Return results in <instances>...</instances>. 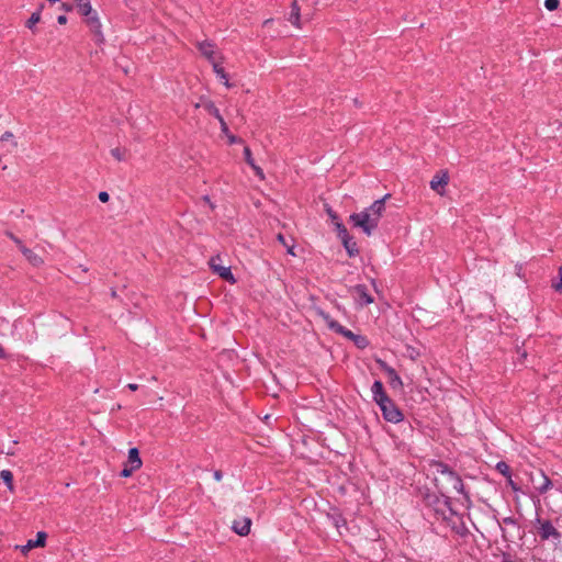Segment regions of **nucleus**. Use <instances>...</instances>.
<instances>
[{
    "instance_id": "nucleus-15",
    "label": "nucleus",
    "mask_w": 562,
    "mask_h": 562,
    "mask_svg": "<svg viewBox=\"0 0 562 562\" xmlns=\"http://www.w3.org/2000/svg\"><path fill=\"white\" fill-rule=\"evenodd\" d=\"M251 527V519L250 518H244L241 520H235L233 522V530L239 535V536H247L250 532Z\"/></svg>"
},
{
    "instance_id": "nucleus-2",
    "label": "nucleus",
    "mask_w": 562,
    "mask_h": 562,
    "mask_svg": "<svg viewBox=\"0 0 562 562\" xmlns=\"http://www.w3.org/2000/svg\"><path fill=\"white\" fill-rule=\"evenodd\" d=\"M390 198L391 194H385L383 198L375 200L369 209L351 214L349 220L356 227H360L367 236H370L378 227L379 221L385 211V201Z\"/></svg>"
},
{
    "instance_id": "nucleus-14",
    "label": "nucleus",
    "mask_w": 562,
    "mask_h": 562,
    "mask_svg": "<svg viewBox=\"0 0 562 562\" xmlns=\"http://www.w3.org/2000/svg\"><path fill=\"white\" fill-rule=\"evenodd\" d=\"M372 395L374 402L379 405L380 403H384L389 395L385 393L383 383L381 381H375L371 387Z\"/></svg>"
},
{
    "instance_id": "nucleus-48",
    "label": "nucleus",
    "mask_w": 562,
    "mask_h": 562,
    "mask_svg": "<svg viewBox=\"0 0 562 562\" xmlns=\"http://www.w3.org/2000/svg\"><path fill=\"white\" fill-rule=\"evenodd\" d=\"M127 387H128V390H131V391H133V392H134V391H137V390H138V384H136V383H130V384H127Z\"/></svg>"
},
{
    "instance_id": "nucleus-52",
    "label": "nucleus",
    "mask_w": 562,
    "mask_h": 562,
    "mask_svg": "<svg viewBox=\"0 0 562 562\" xmlns=\"http://www.w3.org/2000/svg\"><path fill=\"white\" fill-rule=\"evenodd\" d=\"M111 297L112 299H117V293H116L115 289H111Z\"/></svg>"
},
{
    "instance_id": "nucleus-47",
    "label": "nucleus",
    "mask_w": 562,
    "mask_h": 562,
    "mask_svg": "<svg viewBox=\"0 0 562 562\" xmlns=\"http://www.w3.org/2000/svg\"><path fill=\"white\" fill-rule=\"evenodd\" d=\"M222 476H223L222 471L216 470V471L214 472V479H215L216 481H221V480H222Z\"/></svg>"
},
{
    "instance_id": "nucleus-39",
    "label": "nucleus",
    "mask_w": 562,
    "mask_h": 562,
    "mask_svg": "<svg viewBox=\"0 0 562 562\" xmlns=\"http://www.w3.org/2000/svg\"><path fill=\"white\" fill-rule=\"evenodd\" d=\"M251 168L255 171L256 176H258L260 179L265 178L263 171L259 166L255 164Z\"/></svg>"
},
{
    "instance_id": "nucleus-17",
    "label": "nucleus",
    "mask_w": 562,
    "mask_h": 562,
    "mask_svg": "<svg viewBox=\"0 0 562 562\" xmlns=\"http://www.w3.org/2000/svg\"><path fill=\"white\" fill-rule=\"evenodd\" d=\"M20 251L33 267H40L44 263L43 258L35 254L32 249L24 246Z\"/></svg>"
},
{
    "instance_id": "nucleus-19",
    "label": "nucleus",
    "mask_w": 562,
    "mask_h": 562,
    "mask_svg": "<svg viewBox=\"0 0 562 562\" xmlns=\"http://www.w3.org/2000/svg\"><path fill=\"white\" fill-rule=\"evenodd\" d=\"M300 11H301V8L297 3V0H294L292 3H291V13H290V16H289V21L296 27H300L301 24H300V20H301V14H300Z\"/></svg>"
},
{
    "instance_id": "nucleus-46",
    "label": "nucleus",
    "mask_w": 562,
    "mask_h": 562,
    "mask_svg": "<svg viewBox=\"0 0 562 562\" xmlns=\"http://www.w3.org/2000/svg\"><path fill=\"white\" fill-rule=\"evenodd\" d=\"M57 22H58L59 24H61V25H63V24H66V23H67V16H66V15H59V16L57 18Z\"/></svg>"
},
{
    "instance_id": "nucleus-10",
    "label": "nucleus",
    "mask_w": 562,
    "mask_h": 562,
    "mask_svg": "<svg viewBox=\"0 0 562 562\" xmlns=\"http://www.w3.org/2000/svg\"><path fill=\"white\" fill-rule=\"evenodd\" d=\"M449 182V176L447 171H439L430 181V188L439 194H443V189Z\"/></svg>"
},
{
    "instance_id": "nucleus-35",
    "label": "nucleus",
    "mask_w": 562,
    "mask_h": 562,
    "mask_svg": "<svg viewBox=\"0 0 562 562\" xmlns=\"http://www.w3.org/2000/svg\"><path fill=\"white\" fill-rule=\"evenodd\" d=\"M325 211L333 221V223L339 220L337 213L333 211V209L328 204H325Z\"/></svg>"
},
{
    "instance_id": "nucleus-55",
    "label": "nucleus",
    "mask_w": 562,
    "mask_h": 562,
    "mask_svg": "<svg viewBox=\"0 0 562 562\" xmlns=\"http://www.w3.org/2000/svg\"><path fill=\"white\" fill-rule=\"evenodd\" d=\"M271 21H272L271 19H268V20H266V21L263 22V24H265V25H270V22H271Z\"/></svg>"
},
{
    "instance_id": "nucleus-37",
    "label": "nucleus",
    "mask_w": 562,
    "mask_h": 562,
    "mask_svg": "<svg viewBox=\"0 0 562 562\" xmlns=\"http://www.w3.org/2000/svg\"><path fill=\"white\" fill-rule=\"evenodd\" d=\"M221 125V131L225 134V135H228V126H227V123L225 122L224 117L221 115L218 119H216Z\"/></svg>"
},
{
    "instance_id": "nucleus-44",
    "label": "nucleus",
    "mask_w": 562,
    "mask_h": 562,
    "mask_svg": "<svg viewBox=\"0 0 562 562\" xmlns=\"http://www.w3.org/2000/svg\"><path fill=\"white\" fill-rule=\"evenodd\" d=\"M202 200L210 205L212 210H214L215 205L211 202V199L209 195L202 196Z\"/></svg>"
},
{
    "instance_id": "nucleus-21",
    "label": "nucleus",
    "mask_w": 562,
    "mask_h": 562,
    "mask_svg": "<svg viewBox=\"0 0 562 562\" xmlns=\"http://www.w3.org/2000/svg\"><path fill=\"white\" fill-rule=\"evenodd\" d=\"M78 12L83 16H89L92 14V7L90 4V0H76Z\"/></svg>"
},
{
    "instance_id": "nucleus-24",
    "label": "nucleus",
    "mask_w": 562,
    "mask_h": 562,
    "mask_svg": "<svg viewBox=\"0 0 562 562\" xmlns=\"http://www.w3.org/2000/svg\"><path fill=\"white\" fill-rule=\"evenodd\" d=\"M0 477L2 479V481L5 483V485L8 486V488L10 491H13V474L11 471L9 470H2L0 472Z\"/></svg>"
},
{
    "instance_id": "nucleus-16",
    "label": "nucleus",
    "mask_w": 562,
    "mask_h": 562,
    "mask_svg": "<svg viewBox=\"0 0 562 562\" xmlns=\"http://www.w3.org/2000/svg\"><path fill=\"white\" fill-rule=\"evenodd\" d=\"M198 49L209 60L214 61V44L210 41H203L198 43Z\"/></svg>"
},
{
    "instance_id": "nucleus-7",
    "label": "nucleus",
    "mask_w": 562,
    "mask_h": 562,
    "mask_svg": "<svg viewBox=\"0 0 562 562\" xmlns=\"http://www.w3.org/2000/svg\"><path fill=\"white\" fill-rule=\"evenodd\" d=\"M530 481L533 487L540 494L547 493L552 486L551 480L544 474L542 470H538L536 473H531Z\"/></svg>"
},
{
    "instance_id": "nucleus-22",
    "label": "nucleus",
    "mask_w": 562,
    "mask_h": 562,
    "mask_svg": "<svg viewBox=\"0 0 562 562\" xmlns=\"http://www.w3.org/2000/svg\"><path fill=\"white\" fill-rule=\"evenodd\" d=\"M212 65H213V70L217 75V77L220 79L224 80V85L227 88H229L231 83L228 81V77H227V74L225 72L224 68L218 63H216L215 60L212 61Z\"/></svg>"
},
{
    "instance_id": "nucleus-31",
    "label": "nucleus",
    "mask_w": 562,
    "mask_h": 562,
    "mask_svg": "<svg viewBox=\"0 0 562 562\" xmlns=\"http://www.w3.org/2000/svg\"><path fill=\"white\" fill-rule=\"evenodd\" d=\"M4 234L19 247L20 250L22 249V247H24L22 240L19 237H16L12 232L5 231Z\"/></svg>"
},
{
    "instance_id": "nucleus-5",
    "label": "nucleus",
    "mask_w": 562,
    "mask_h": 562,
    "mask_svg": "<svg viewBox=\"0 0 562 562\" xmlns=\"http://www.w3.org/2000/svg\"><path fill=\"white\" fill-rule=\"evenodd\" d=\"M209 265L212 271L218 277H221L223 280L232 284L236 282V279L231 271V267H225L222 265V258L220 255L211 257Z\"/></svg>"
},
{
    "instance_id": "nucleus-53",
    "label": "nucleus",
    "mask_w": 562,
    "mask_h": 562,
    "mask_svg": "<svg viewBox=\"0 0 562 562\" xmlns=\"http://www.w3.org/2000/svg\"><path fill=\"white\" fill-rule=\"evenodd\" d=\"M352 101H353V103H355V105H356V106H360V105H361L357 98H356V99H353Z\"/></svg>"
},
{
    "instance_id": "nucleus-33",
    "label": "nucleus",
    "mask_w": 562,
    "mask_h": 562,
    "mask_svg": "<svg viewBox=\"0 0 562 562\" xmlns=\"http://www.w3.org/2000/svg\"><path fill=\"white\" fill-rule=\"evenodd\" d=\"M560 5V0H544V7L549 10V11H554L559 8Z\"/></svg>"
},
{
    "instance_id": "nucleus-8",
    "label": "nucleus",
    "mask_w": 562,
    "mask_h": 562,
    "mask_svg": "<svg viewBox=\"0 0 562 562\" xmlns=\"http://www.w3.org/2000/svg\"><path fill=\"white\" fill-rule=\"evenodd\" d=\"M351 294L355 300L361 305H369L373 303L372 295L368 292V289L364 284H357L350 289Z\"/></svg>"
},
{
    "instance_id": "nucleus-27",
    "label": "nucleus",
    "mask_w": 562,
    "mask_h": 562,
    "mask_svg": "<svg viewBox=\"0 0 562 562\" xmlns=\"http://www.w3.org/2000/svg\"><path fill=\"white\" fill-rule=\"evenodd\" d=\"M41 21V11L33 12L30 19L26 21L25 26L33 30L34 25Z\"/></svg>"
},
{
    "instance_id": "nucleus-12",
    "label": "nucleus",
    "mask_w": 562,
    "mask_h": 562,
    "mask_svg": "<svg viewBox=\"0 0 562 562\" xmlns=\"http://www.w3.org/2000/svg\"><path fill=\"white\" fill-rule=\"evenodd\" d=\"M86 23L89 26L90 31L97 37V42H102L103 35L101 32V23L98 18V14L94 10L92 11V14H90L89 16H86Z\"/></svg>"
},
{
    "instance_id": "nucleus-9",
    "label": "nucleus",
    "mask_w": 562,
    "mask_h": 562,
    "mask_svg": "<svg viewBox=\"0 0 562 562\" xmlns=\"http://www.w3.org/2000/svg\"><path fill=\"white\" fill-rule=\"evenodd\" d=\"M376 363L379 364L380 369L387 374L389 383L393 389H401L403 386V382L395 369L390 367L385 361L381 359H378Z\"/></svg>"
},
{
    "instance_id": "nucleus-1",
    "label": "nucleus",
    "mask_w": 562,
    "mask_h": 562,
    "mask_svg": "<svg viewBox=\"0 0 562 562\" xmlns=\"http://www.w3.org/2000/svg\"><path fill=\"white\" fill-rule=\"evenodd\" d=\"M432 469L435 476V485L441 496L448 495L452 491L460 493L467 501L470 499L469 495L464 492V486L461 476L453 471L447 463L442 461H431L429 464Z\"/></svg>"
},
{
    "instance_id": "nucleus-26",
    "label": "nucleus",
    "mask_w": 562,
    "mask_h": 562,
    "mask_svg": "<svg viewBox=\"0 0 562 562\" xmlns=\"http://www.w3.org/2000/svg\"><path fill=\"white\" fill-rule=\"evenodd\" d=\"M496 470L506 476L507 479H510L512 472L509 465L505 461H499L496 464Z\"/></svg>"
},
{
    "instance_id": "nucleus-13",
    "label": "nucleus",
    "mask_w": 562,
    "mask_h": 562,
    "mask_svg": "<svg viewBox=\"0 0 562 562\" xmlns=\"http://www.w3.org/2000/svg\"><path fill=\"white\" fill-rule=\"evenodd\" d=\"M341 243L348 254L349 257H356L359 254V249L357 243L353 240V237L347 233V236H339Z\"/></svg>"
},
{
    "instance_id": "nucleus-54",
    "label": "nucleus",
    "mask_w": 562,
    "mask_h": 562,
    "mask_svg": "<svg viewBox=\"0 0 562 562\" xmlns=\"http://www.w3.org/2000/svg\"><path fill=\"white\" fill-rule=\"evenodd\" d=\"M7 454H8V456H13V454H14V451H13L12 449H9V450L7 451Z\"/></svg>"
},
{
    "instance_id": "nucleus-23",
    "label": "nucleus",
    "mask_w": 562,
    "mask_h": 562,
    "mask_svg": "<svg viewBox=\"0 0 562 562\" xmlns=\"http://www.w3.org/2000/svg\"><path fill=\"white\" fill-rule=\"evenodd\" d=\"M202 108L215 119L221 116L220 110L216 108L215 103L211 100H205L202 104Z\"/></svg>"
},
{
    "instance_id": "nucleus-29",
    "label": "nucleus",
    "mask_w": 562,
    "mask_h": 562,
    "mask_svg": "<svg viewBox=\"0 0 562 562\" xmlns=\"http://www.w3.org/2000/svg\"><path fill=\"white\" fill-rule=\"evenodd\" d=\"M111 155L117 160V161H124L126 159V149H122L120 147L111 149Z\"/></svg>"
},
{
    "instance_id": "nucleus-36",
    "label": "nucleus",
    "mask_w": 562,
    "mask_h": 562,
    "mask_svg": "<svg viewBox=\"0 0 562 562\" xmlns=\"http://www.w3.org/2000/svg\"><path fill=\"white\" fill-rule=\"evenodd\" d=\"M135 471H136L135 469H133L132 467H130V465L125 464V465H124V468H123V470L121 471L120 475H121L122 477H128V476H131V475L133 474V472H135Z\"/></svg>"
},
{
    "instance_id": "nucleus-50",
    "label": "nucleus",
    "mask_w": 562,
    "mask_h": 562,
    "mask_svg": "<svg viewBox=\"0 0 562 562\" xmlns=\"http://www.w3.org/2000/svg\"><path fill=\"white\" fill-rule=\"evenodd\" d=\"M7 358V352L5 350L2 348V346H0V359H5Z\"/></svg>"
},
{
    "instance_id": "nucleus-6",
    "label": "nucleus",
    "mask_w": 562,
    "mask_h": 562,
    "mask_svg": "<svg viewBox=\"0 0 562 562\" xmlns=\"http://www.w3.org/2000/svg\"><path fill=\"white\" fill-rule=\"evenodd\" d=\"M379 406L385 420L394 424L403 420V413L390 397Z\"/></svg>"
},
{
    "instance_id": "nucleus-34",
    "label": "nucleus",
    "mask_w": 562,
    "mask_h": 562,
    "mask_svg": "<svg viewBox=\"0 0 562 562\" xmlns=\"http://www.w3.org/2000/svg\"><path fill=\"white\" fill-rule=\"evenodd\" d=\"M552 288L557 292H561L562 291V267L559 268V280L552 282Z\"/></svg>"
},
{
    "instance_id": "nucleus-45",
    "label": "nucleus",
    "mask_w": 562,
    "mask_h": 562,
    "mask_svg": "<svg viewBox=\"0 0 562 562\" xmlns=\"http://www.w3.org/2000/svg\"><path fill=\"white\" fill-rule=\"evenodd\" d=\"M508 484L510 485L512 490L517 492L519 491V487L517 486V484L510 479H508Z\"/></svg>"
},
{
    "instance_id": "nucleus-18",
    "label": "nucleus",
    "mask_w": 562,
    "mask_h": 562,
    "mask_svg": "<svg viewBox=\"0 0 562 562\" xmlns=\"http://www.w3.org/2000/svg\"><path fill=\"white\" fill-rule=\"evenodd\" d=\"M125 464L132 467L135 470L140 469L143 462L139 457V451L137 448H131L128 450V458H127V462Z\"/></svg>"
},
{
    "instance_id": "nucleus-57",
    "label": "nucleus",
    "mask_w": 562,
    "mask_h": 562,
    "mask_svg": "<svg viewBox=\"0 0 562 562\" xmlns=\"http://www.w3.org/2000/svg\"><path fill=\"white\" fill-rule=\"evenodd\" d=\"M80 268H82V271H83V272H87V271H88V269H87V268H83L82 266H80Z\"/></svg>"
},
{
    "instance_id": "nucleus-3",
    "label": "nucleus",
    "mask_w": 562,
    "mask_h": 562,
    "mask_svg": "<svg viewBox=\"0 0 562 562\" xmlns=\"http://www.w3.org/2000/svg\"><path fill=\"white\" fill-rule=\"evenodd\" d=\"M533 524L542 541L550 539L559 541L561 539V532L552 525L549 519H541L539 516H537Z\"/></svg>"
},
{
    "instance_id": "nucleus-38",
    "label": "nucleus",
    "mask_w": 562,
    "mask_h": 562,
    "mask_svg": "<svg viewBox=\"0 0 562 562\" xmlns=\"http://www.w3.org/2000/svg\"><path fill=\"white\" fill-rule=\"evenodd\" d=\"M12 138H13V133H12V132H10V131H7V132H4V133L1 135L0 140H1V142H7V140H10V139H12Z\"/></svg>"
},
{
    "instance_id": "nucleus-41",
    "label": "nucleus",
    "mask_w": 562,
    "mask_h": 562,
    "mask_svg": "<svg viewBox=\"0 0 562 562\" xmlns=\"http://www.w3.org/2000/svg\"><path fill=\"white\" fill-rule=\"evenodd\" d=\"M321 316L323 317V319L326 322L327 326L329 327V324L333 323V322H336L335 319H333L329 314H326L324 312H321L319 313Z\"/></svg>"
},
{
    "instance_id": "nucleus-30",
    "label": "nucleus",
    "mask_w": 562,
    "mask_h": 562,
    "mask_svg": "<svg viewBox=\"0 0 562 562\" xmlns=\"http://www.w3.org/2000/svg\"><path fill=\"white\" fill-rule=\"evenodd\" d=\"M244 158H245V161L250 166L252 167L256 162L252 158V155H251V150L248 146H245L244 147Z\"/></svg>"
},
{
    "instance_id": "nucleus-51",
    "label": "nucleus",
    "mask_w": 562,
    "mask_h": 562,
    "mask_svg": "<svg viewBox=\"0 0 562 562\" xmlns=\"http://www.w3.org/2000/svg\"><path fill=\"white\" fill-rule=\"evenodd\" d=\"M205 100H206V99L201 98V99H200V102H198V103H195V104H194V108H195V109L201 108V106H202V104H203V102H204Z\"/></svg>"
},
{
    "instance_id": "nucleus-11",
    "label": "nucleus",
    "mask_w": 562,
    "mask_h": 562,
    "mask_svg": "<svg viewBox=\"0 0 562 562\" xmlns=\"http://www.w3.org/2000/svg\"><path fill=\"white\" fill-rule=\"evenodd\" d=\"M47 535L44 531H38L35 540H29L24 546H15V549L21 550L23 554H26L31 549L44 547L46 542Z\"/></svg>"
},
{
    "instance_id": "nucleus-42",
    "label": "nucleus",
    "mask_w": 562,
    "mask_h": 562,
    "mask_svg": "<svg viewBox=\"0 0 562 562\" xmlns=\"http://www.w3.org/2000/svg\"><path fill=\"white\" fill-rule=\"evenodd\" d=\"M227 137H228V142H229L231 144L241 143V142H243V140H241V138H239V137H237V136H235V135H231V134H228V135H227Z\"/></svg>"
},
{
    "instance_id": "nucleus-20",
    "label": "nucleus",
    "mask_w": 562,
    "mask_h": 562,
    "mask_svg": "<svg viewBox=\"0 0 562 562\" xmlns=\"http://www.w3.org/2000/svg\"><path fill=\"white\" fill-rule=\"evenodd\" d=\"M329 328L331 330H334L335 333L340 334L350 340L353 339L355 334L351 330L347 329L346 327L341 326L338 322L330 323Z\"/></svg>"
},
{
    "instance_id": "nucleus-43",
    "label": "nucleus",
    "mask_w": 562,
    "mask_h": 562,
    "mask_svg": "<svg viewBox=\"0 0 562 562\" xmlns=\"http://www.w3.org/2000/svg\"><path fill=\"white\" fill-rule=\"evenodd\" d=\"M502 562H516L510 554L504 553L502 558Z\"/></svg>"
},
{
    "instance_id": "nucleus-4",
    "label": "nucleus",
    "mask_w": 562,
    "mask_h": 562,
    "mask_svg": "<svg viewBox=\"0 0 562 562\" xmlns=\"http://www.w3.org/2000/svg\"><path fill=\"white\" fill-rule=\"evenodd\" d=\"M442 497H443V499H441L436 494H426L424 499H425V503L428 506H432L435 508V512L437 514H440L443 518H446V510H445V508H447L451 514H454V512L451 508V498H450V496L445 494V496H442Z\"/></svg>"
},
{
    "instance_id": "nucleus-25",
    "label": "nucleus",
    "mask_w": 562,
    "mask_h": 562,
    "mask_svg": "<svg viewBox=\"0 0 562 562\" xmlns=\"http://www.w3.org/2000/svg\"><path fill=\"white\" fill-rule=\"evenodd\" d=\"M277 239L280 244H282L285 248L289 255L295 256L294 252V245L292 243H289L288 239L284 237L283 234L279 233L277 235Z\"/></svg>"
},
{
    "instance_id": "nucleus-56",
    "label": "nucleus",
    "mask_w": 562,
    "mask_h": 562,
    "mask_svg": "<svg viewBox=\"0 0 562 562\" xmlns=\"http://www.w3.org/2000/svg\"><path fill=\"white\" fill-rule=\"evenodd\" d=\"M271 21H272L271 19H268V20H266V21L263 22V24H265V25H270V22H271Z\"/></svg>"
},
{
    "instance_id": "nucleus-49",
    "label": "nucleus",
    "mask_w": 562,
    "mask_h": 562,
    "mask_svg": "<svg viewBox=\"0 0 562 562\" xmlns=\"http://www.w3.org/2000/svg\"><path fill=\"white\" fill-rule=\"evenodd\" d=\"M61 8L65 11H71L72 10V5L71 4H67V3H63Z\"/></svg>"
},
{
    "instance_id": "nucleus-32",
    "label": "nucleus",
    "mask_w": 562,
    "mask_h": 562,
    "mask_svg": "<svg viewBox=\"0 0 562 562\" xmlns=\"http://www.w3.org/2000/svg\"><path fill=\"white\" fill-rule=\"evenodd\" d=\"M334 224H335L338 237L341 235L347 236L348 231L339 220L334 222Z\"/></svg>"
},
{
    "instance_id": "nucleus-28",
    "label": "nucleus",
    "mask_w": 562,
    "mask_h": 562,
    "mask_svg": "<svg viewBox=\"0 0 562 562\" xmlns=\"http://www.w3.org/2000/svg\"><path fill=\"white\" fill-rule=\"evenodd\" d=\"M352 341L360 349H364L369 345V341H368L367 337H364L362 335H356L355 334Z\"/></svg>"
},
{
    "instance_id": "nucleus-40",
    "label": "nucleus",
    "mask_w": 562,
    "mask_h": 562,
    "mask_svg": "<svg viewBox=\"0 0 562 562\" xmlns=\"http://www.w3.org/2000/svg\"><path fill=\"white\" fill-rule=\"evenodd\" d=\"M98 198H99V200H100L101 202L105 203V202H108V201H109L110 195H109V193H108V192H105V191H101V192L99 193Z\"/></svg>"
}]
</instances>
